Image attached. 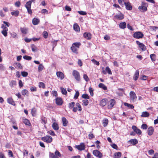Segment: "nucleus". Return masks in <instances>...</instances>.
Wrapping results in <instances>:
<instances>
[{
	"instance_id": "nucleus-1",
	"label": "nucleus",
	"mask_w": 158,
	"mask_h": 158,
	"mask_svg": "<svg viewBox=\"0 0 158 158\" xmlns=\"http://www.w3.org/2000/svg\"><path fill=\"white\" fill-rule=\"evenodd\" d=\"M49 156L50 158H59L58 157H61V154L58 150H56V151L55 154L52 152H50Z\"/></svg>"
},
{
	"instance_id": "nucleus-2",
	"label": "nucleus",
	"mask_w": 158,
	"mask_h": 158,
	"mask_svg": "<svg viewBox=\"0 0 158 158\" xmlns=\"http://www.w3.org/2000/svg\"><path fill=\"white\" fill-rule=\"evenodd\" d=\"M41 139L42 141L47 143H51L52 141V137L49 135H46L44 137H41Z\"/></svg>"
},
{
	"instance_id": "nucleus-3",
	"label": "nucleus",
	"mask_w": 158,
	"mask_h": 158,
	"mask_svg": "<svg viewBox=\"0 0 158 158\" xmlns=\"http://www.w3.org/2000/svg\"><path fill=\"white\" fill-rule=\"evenodd\" d=\"M31 1H29L26 3L25 5V7L27 9L28 13L30 15H31L32 13L31 9Z\"/></svg>"
},
{
	"instance_id": "nucleus-4",
	"label": "nucleus",
	"mask_w": 158,
	"mask_h": 158,
	"mask_svg": "<svg viewBox=\"0 0 158 158\" xmlns=\"http://www.w3.org/2000/svg\"><path fill=\"white\" fill-rule=\"evenodd\" d=\"M133 37L136 39L142 38L144 36V35L142 32L140 31L135 32L133 35Z\"/></svg>"
},
{
	"instance_id": "nucleus-5",
	"label": "nucleus",
	"mask_w": 158,
	"mask_h": 158,
	"mask_svg": "<svg viewBox=\"0 0 158 158\" xmlns=\"http://www.w3.org/2000/svg\"><path fill=\"white\" fill-rule=\"evenodd\" d=\"M130 100L132 101L133 102L136 101L137 99V96L136 94L133 91H131L130 92L129 94Z\"/></svg>"
},
{
	"instance_id": "nucleus-6",
	"label": "nucleus",
	"mask_w": 158,
	"mask_h": 158,
	"mask_svg": "<svg viewBox=\"0 0 158 158\" xmlns=\"http://www.w3.org/2000/svg\"><path fill=\"white\" fill-rule=\"evenodd\" d=\"M72 74L77 81H79L80 80V76L77 70H74Z\"/></svg>"
},
{
	"instance_id": "nucleus-7",
	"label": "nucleus",
	"mask_w": 158,
	"mask_h": 158,
	"mask_svg": "<svg viewBox=\"0 0 158 158\" xmlns=\"http://www.w3.org/2000/svg\"><path fill=\"white\" fill-rule=\"evenodd\" d=\"M116 101L114 99H111L109 102V104L107 106V108L108 109H111L113 106L115 104Z\"/></svg>"
},
{
	"instance_id": "nucleus-8",
	"label": "nucleus",
	"mask_w": 158,
	"mask_h": 158,
	"mask_svg": "<svg viewBox=\"0 0 158 158\" xmlns=\"http://www.w3.org/2000/svg\"><path fill=\"white\" fill-rule=\"evenodd\" d=\"M1 28L3 29L1 31V33L4 35V36L6 37L7 35V31L8 30V28L4 24H2Z\"/></svg>"
},
{
	"instance_id": "nucleus-9",
	"label": "nucleus",
	"mask_w": 158,
	"mask_h": 158,
	"mask_svg": "<svg viewBox=\"0 0 158 158\" xmlns=\"http://www.w3.org/2000/svg\"><path fill=\"white\" fill-rule=\"evenodd\" d=\"M93 154L95 156L99 158H101L103 156L102 154L100 151L97 150H93Z\"/></svg>"
},
{
	"instance_id": "nucleus-10",
	"label": "nucleus",
	"mask_w": 158,
	"mask_h": 158,
	"mask_svg": "<svg viewBox=\"0 0 158 158\" xmlns=\"http://www.w3.org/2000/svg\"><path fill=\"white\" fill-rule=\"evenodd\" d=\"M102 69L103 70L102 73L104 74H106L107 73L110 75H111L112 74L110 69L108 66H107L106 67L105 70H104V67L102 68Z\"/></svg>"
},
{
	"instance_id": "nucleus-11",
	"label": "nucleus",
	"mask_w": 158,
	"mask_h": 158,
	"mask_svg": "<svg viewBox=\"0 0 158 158\" xmlns=\"http://www.w3.org/2000/svg\"><path fill=\"white\" fill-rule=\"evenodd\" d=\"M76 105L77 107H73V111L74 112H76L77 110L79 111H81L82 110V108L80 104L78 103H76Z\"/></svg>"
},
{
	"instance_id": "nucleus-12",
	"label": "nucleus",
	"mask_w": 158,
	"mask_h": 158,
	"mask_svg": "<svg viewBox=\"0 0 158 158\" xmlns=\"http://www.w3.org/2000/svg\"><path fill=\"white\" fill-rule=\"evenodd\" d=\"M55 101L56 104L58 106H61L63 104V101L61 98L57 97Z\"/></svg>"
},
{
	"instance_id": "nucleus-13",
	"label": "nucleus",
	"mask_w": 158,
	"mask_h": 158,
	"mask_svg": "<svg viewBox=\"0 0 158 158\" xmlns=\"http://www.w3.org/2000/svg\"><path fill=\"white\" fill-rule=\"evenodd\" d=\"M132 128L136 134L139 135H141L142 134L141 131L137 127L133 125L132 127Z\"/></svg>"
},
{
	"instance_id": "nucleus-14",
	"label": "nucleus",
	"mask_w": 158,
	"mask_h": 158,
	"mask_svg": "<svg viewBox=\"0 0 158 158\" xmlns=\"http://www.w3.org/2000/svg\"><path fill=\"white\" fill-rule=\"evenodd\" d=\"M136 42L137 44L139 46V48L143 51H145L146 50V46L143 43H140L138 41H136Z\"/></svg>"
},
{
	"instance_id": "nucleus-15",
	"label": "nucleus",
	"mask_w": 158,
	"mask_h": 158,
	"mask_svg": "<svg viewBox=\"0 0 158 158\" xmlns=\"http://www.w3.org/2000/svg\"><path fill=\"white\" fill-rule=\"evenodd\" d=\"M76 148L80 151L84 150L85 149V145L84 143H82L80 145L76 146Z\"/></svg>"
},
{
	"instance_id": "nucleus-16",
	"label": "nucleus",
	"mask_w": 158,
	"mask_h": 158,
	"mask_svg": "<svg viewBox=\"0 0 158 158\" xmlns=\"http://www.w3.org/2000/svg\"><path fill=\"white\" fill-rule=\"evenodd\" d=\"M91 34L90 33L85 32L83 34V37L86 40H90L91 39Z\"/></svg>"
},
{
	"instance_id": "nucleus-17",
	"label": "nucleus",
	"mask_w": 158,
	"mask_h": 158,
	"mask_svg": "<svg viewBox=\"0 0 158 158\" xmlns=\"http://www.w3.org/2000/svg\"><path fill=\"white\" fill-rule=\"evenodd\" d=\"M124 4L127 10H132V7L131 6V3L129 2H125Z\"/></svg>"
},
{
	"instance_id": "nucleus-18",
	"label": "nucleus",
	"mask_w": 158,
	"mask_h": 158,
	"mask_svg": "<svg viewBox=\"0 0 158 158\" xmlns=\"http://www.w3.org/2000/svg\"><path fill=\"white\" fill-rule=\"evenodd\" d=\"M7 102L12 105L15 106L16 105L15 102L14 101L12 97H9L7 99Z\"/></svg>"
},
{
	"instance_id": "nucleus-19",
	"label": "nucleus",
	"mask_w": 158,
	"mask_h": 158,
	"mask_svg": "<svg viewBox=\"0 0 158 158\" xmlns=\"http://www.w3.org/2000/svg\"><path fill=\"white\" fill-rule=\"evenodd\" d=\"M154 129L153 127H150L148 129V134L149 135H151L153 134Z\"/></svg>"
},
{
	"instance_id": "nucleus-20",
	"label": "nucleus",
	"mask_w": 158,
	"mask_h": 158,
	"mask_svg": "<svg viewBox=\"0 0 158 158\" xmlns=\"http://www.w3.org/2000/svg\"><path fill=\"white\" fill-rule=\"evenodd\" d=\"M56 74L57 77L61 80H62L64 78V75L61 72H57Z\"/></svg>"
},
{
	"instance_id": "nucleus-21",
	"label": "nucleus",
	"mask_w": 158,
	"mask_h": 158,
	"mask_svg": "<svg viewBox=\"0 0 158 158\" xmlns=\"http://www.w3.org/2000/svg\"><path fill=\"white\" fill-rule=\"evenodd\" d=\"M138 142V140L135 139H131L128 141V143H130L131 144L133 145H135L137 144Z\"/></svg>"
},
{
	"instance_id": "nucleus-22",
	"label": "nucleus",
	"mask_w": 158,
	"mask_h": 158,
	"mask_svg": "<svg viewBox=\"0 0 158 158\" xmlns=\"http://www.w3.org/2000/svg\"><path fill=\"white\" fill-rule=\"evenodd\" d=\"M115 17L119 20H122L124 18V15L120 12L118 14L116 15L115 16Z\"/></svg>"
},
{
	"instance_id": "nucleus-23",
	"label": "nucleus",
	"mask_w": 158,
	"mask_h": 158,
	"mask_svg": "<svg viewBox=\"0 0 158 158\" xmlns=\"http://www.w3.org/2000/svg\"><path fill=\"white\" fill-rule=\"evenodd\" d=\"M107 103V100L106 98H104L100 102V105L102 106H104L106 105Z\"/></svg>"
},
{
	"instance_id": "nucleus-24",
	"label": "nucleus",
	"mask_w": 158,
	"mask_h": 158,
	"mask_svg": "<svg viewBox=\"0 0 158 158\" xmlns=\"http://www.w3.org/2000/svg\"><path fill=\"white\" fill-rule=\"evenodd\" d=\"M139 70H137L135 71V72L134 75L133 77V79L135 81H136L137 80L138 78H139Z\"/></svg>"
},
{
	"instance_id": "nucleus-25",
	"label": "nucleus",
	"mask_w": 158,
	"mask_h": 158,
	"mask_svg": "<svg viewBox=\"0 0 158 158\" xmlns=\"http://www.w3.org/2000/svg\"><path fill=\"white\" fill-rule=\"evenodd\" d=\"M52 127L55 131L58 130L59 129V127L58 124L56 122L53 123L52 125Z\"/></svg>"
},
{
	"instance_id": "nucleus-26",
	"label": "nucleus",
	"mask_w": 158,
	"mask_h": 158,
	"mask_svg": "<svg viewBox=\"0 0 158 158\" xmlns=\"http://www.w3.org/2000/svg\"><path fill=\"white\" fill-rule=\"evenodd\" d=\"M40 20L37 18H34L32 20V23L33 25H36L40 23Z\"/></svg>"
},
{
	"instance_id": "nucleus-27",
	"label": "nucleus",
	"mask_w": 158,
	"mask_h": 158,
	"mask_svg": "<svg viewBox=\"0 0 158 158\" xmlns=\"http://www.w3.org/2000/svg\"><path fill=\"white\" fill-rule=\"evenodd\" d=\"M73 28L75 31L79 32L80 31V27L77 23H74L73 24Z\"/></svg>"
},
{
	"instance_id": "nucleus-28",
	"label": "nucleus",
	"mask_w": 158,
	"mask_h": 158,
	"mask_svg": "<svg viewBox=\"0 0 158 158\" xmlns=\"http://www.w3.org/2000/svg\"><path fill=\"white\" fill-rule=\"evenodd\" d=\"M63 125L64 127H66L68 125V121L65 117H62V118Z\"/></svg>"
},
{
	"instance_id": "nucleus-29",
	"label": "nucleus",
	"mask_w": 158,
	"mask_h": 158,
	"mask_svg": "<svg viewBox=\"0 0 158 158\" xmlns=\"http://www.w3.org/2000/svg\"><path fill=\"white\" fill-rule=\"evenodd\" d=\"M127 24L125 22L120 23L119 24V27L122 29H124L126 27Z\"/></svg>"
},
{
	"instance_id": "nucleus-30",
	"label": "nucleus",
	"mask_w": 158,
	"mask_h": 158,
	"mask_svg": "<svg viewBox=\"0 0 158 158\" xmlns=\"http://www.w3.org/2000/svg\"><path fill=\"white\" fill-rule=\"evenodd\" d=\"M138 9L140 10V11L142 12L146 11L147 10V7L143 6H139L138 7Z\"/></svg>"
},
{
	"instance_id": "nucleus-31",
	"label": "nucleus",
	"mask_w": 158,
	"mask_h": 158,
	"mask_svg": "<svg viewBox=\"0 0 158 158\" xmlns=\"http://www.w3.org/2000/svg\"><path fill=\"white\" fill-rule=\"evenodd\" d=\"M70 49L73 52L77 54L78 53V48H76L75 47L72 46L71 47Z\"/></svg>"
},
{
	"instance_id": "nucleus-32",
	"label": "nucleus",
	"mask_w": 158,
	"mask_h": 158,
	"mask_svg": "<svg viewBox=\"0 0 158 158\" xmlns=\"http://www.w3.org/2000/svg\"><path fill=\"white\" fill-rule=\"evenodd\" d=\"M121 155L122 154L120 152H115L114 154V158H120Z\"/></svg>"
},
{
	"instance_id": "nucleus-33",
	"label": "nucleus",
	"mask_w": 158,
	"mask_h": 158,
	"mask_svg": "<svg viewBox=\"0 0 158 158\" xmlns=\"http://www.w3.org/2000/svg\"><path fill=\"white\" fill-rule=\"evenodd\" d=\"M23 123L26 125H28L29 126H31V124L30 121L27 119L25 118L23 120Z\"/></svg>"
},
{
	"instance_id": "nucleus-34",
	"label": "nucleus",
	"mask_w": 158,
	"mask_h": 158,
	"mask_svg": "<svg viewBox=\"0 0 158 158\" xmlns=\"http://www.w3.org/2000/svg\"><path fill=\"white\" fill-rule=\"evenodd\" d=\"M150 114L147 111L143 112L141 115V117H148L149 116Z\"/></svg>"
},
{
	"instance_id": "nucleus-35",
	"label": "nucleus",
	"mask_w": 158,
	"mask_h": 158,
	"mask_svg": "<svg viewBox=\"0 0 158 158\" xmlns=\"http://www.w3.org/2000/svg\"><path fill=\"white\" fill-rule=\"evenodd\" d=\"M14 65L15 68H17L20 69H22L23 67L21 65V64L19 63L16 62L14 63Z\"/></svg>"
},
{
	"instance_id": "nucleus-36",
	"label": "nucleus",
	"mask_w": 158,
	"mask_h": 158,
	"mask_svg": "<svg viewBox=\"0 0 158 158\" xmlns=\"http://www.w3.org/2000/svg\"><path fill=\"white\" fill-rule=\"evenodd\" d=\"M20 29L21 32L24 34H26L27 33V32L28 31V29L25 27H20Z\"/></svg>"
},
{
	"instance_id": "nucleus-37",
	"label": "nucleus",
	"mask_w": 158,
	"mask_h": 158,
	"mask_svg": "<svg viewBox=\"0 0 158 158\" xmlns=\"http://www.w3.org/2000/svg\"><path fill=\"white\" fill-rule=\"evenodd\" d=\"M36 110L35 108H32L31 110V114L33 117H35L36 114Z\"/></svg>"
},
{
	"instance_id": "nucleus-38",
	"label": "nucleus",
	"mask_w": 158,
	"mask_h": 158,
	"mask_svg": "<svg viewBox=\"0 0 158 158\" xmlns=\"http://www.w3.org/2000/svg\"><path fill=\"white\" fill-rule=\"evenodd\" d=\"M98 87L99 88H102L104 90H106L107 89V87L103 83H100L98 85Z\"/></svg>"
},
{
	"instance_id": "nucleus-39",
	"label": "nucleus",
	"mask_w": 158,
	"mask_h": 158,
	"mask_svg": "<svg viewBox=\"0 0 158 158\" xmlns=\"http://www.w3.org/2000/svg\"><path fill=\"white\" fill-rule=\"evenodd\" d=\"M81 44L80 42H75L73 44L72 46L79 48L81 45Z\"/></svg>"
},
{
	"instance_id": "nucleus-40",
	"label": "nucleus",
	"mask_w": 158,
	"mask_h": 158,
	"mask_svg": "<svg viewBox=\"0 0 158 158\" xmlns=\"http://www.w3.org/2000/svg\"><path fill=\"white\" fill-rule=\"evenodd\" d=\"M21 94L23 96L28 95L29 94L28 91L26 89H23L22 90Z\"/></svg>"
},
{
	"instance_id": "nucleus-41",
	"label": "nucleus",
	"mask_w": 158,
	"mask_h": 158,
	"mask_svg": "<svg viewBox=\"0 0 158 158\" xmlns=\"http://www.w3.org/2000/svg\"><path fill=\"white\" fill-rule=\"evenodd\" d=\"M124 104L125 106H127L128 107L131 109H133L134 107L133 105L131 104L126 102H125Z\"/></svg>"
},
{
	"instance_id": "nucleus-42",
	"label": "nucleus",
	"mask_w": 158,
	"mask_h": 158,
	"mask_svg": "<svg viewBox=\"0 0 158 158\" xmlns=\"http://www.w3.org/2000/svg\"><path fill=\"white\" fill-rule=\"evenodd\" d=\"M108 123V120L107 118H105L103 120V124L104 127H106Z\"/></svg>"
},
{
	"instance_id": "nucleus-43",
	"label": "nucleus",
	"mask_w": 158,
	"mask_h": 158,
	"mask_svg": "<svg viewBox=\"0 0 158 158\" xmlns=\"http://www.w3.org/2000/svg\"><path fill=\"white\" fill-rule=\"evenodd\" d=\"M19 12L18 10H17L15 11L12 12L11 13L12 15L15 16L16 17H17L19 15Z\"/></svg>"
},
{
	"instance_id": "nucleus-44",
	"label": "nucleus",
	"mask_w": 158,
	"mask_h": 158,
	"mask_svg": "<svg viewBox=\"0 0 158 158\" xmlns=\"http://www.w3.org/2000/svg\"><path fill=\"white\" fill-rule=\"evenodd\" d=\"M150 57L152 61H155L156 60V55L154 54H151Z\"/></svg>"
},
{
	"instance_id": "nucleus-45",
	"label": "nucleus",
	"mask_w": 158,
	"mask_h": 158,
	"mask_svg": "<svg viewBox=\"0 0 158 158\" xmlns=\"http://www.w3.org/2000/svg\"><path fill=\"white\" fill-rule=\"evenodd\" d=\"M16 83L15 81L14 80L11 81L10 83V85L11 87H13L14 86L16 85Z\"/></svg>"
},
{
	"instance_id": "nucleus-46",
	"label": "nucleus",
	"mask_w": 158,
	"mask_h": 158,
	"mask_svg": "<svg viewBox=\"0 0 158 158\" xmlns=\"http://www.w3.org/2000/svg\"><path fill=\"white\" fill-rule=\"evenodd\" d=\"M39 84V86L40 88H42L43 89H45V85L44 83L40 82Z\"/></svg>"
},
{
	"instance_id": "nucleus-47",
	"label": "nucleus",
	"mask_w": 158,
	"mask_h": 158,
	"mask_svg": "<svg viewBox=\"0 0 158 158\" xmlns=\"http://www.w3.org/2000/svg\"><path fill=\"white\" fill-rule=\"evenodd\" d=\"M41 120L42 122V123H43L44 124H45L47 123V120L46 118L44 117H42L41 118Z\"/></svg>"
},
{
	"instance_id": "nucleus-48",
	"label": "nucleus",
	"mask_w": 158,
	"mask_h": 158,
	"mask_svg": "<svg viewBox=\"0 0 158 158\" xmlns=\"http://www.w3.org/2000/svg\"><path fill=\"white\" fill-rule=\"evenodd\" d=\"M83 102V104L84 106H87L89 104V101L87 99H84L82 101Z\"/></svg>"
},
{
	"instance_id": "nucleus-49",
	"label": "nucleus",
	"mask_w": 158,
	"mask_h": 158,
	"mask_svg": "<svg viewBox=\"0 0 158 158\" xmlns=\"http://www.w3.org/2000/svg\"><path fill=\"white\" fill-rule=\"evenodd\" d=\"M23 58L26 60H31L32 59L31 57L30 56H29L27 55H25L24 56H23Z\"/></svg>"
},
{
	"instance_id": "nucleus-50",
	"label": "nucleus",
	"mask_w": 158,
	"mask_h": 158,
	"mask_svg": "<svg viewBox=\"0 0 158 158\" xmlns=\"http://www.w3.org/2000/svg\"><path fill=\"white\" fill-rule=\"evenodd\" d=\"M60 89L62 94L66 95L67 94V92L65 89H64L63 87H61Z\"/></svg>"
},
{
	"instance_id": "nucleus-51",
	"label": "nucleus",
	"mask_w": 158,
	"mask_h": 158,
	"mask_svg": "<svg viewBox=\"0 0 158 158\" xmlns=\"http://www.w3.org/2000/svg\"><path fill=\"white\" fill-rule=\"evenodd\" d=\"M82 98H83L86 99H89L90 98L88 95L87 94H83L82 95Z\"/></svg>"
},
{
	"instance_id": "nucleus-52",
	"label": "nucleus",
	"mask_w": 158,
	"mask_h": 158,
	"mask_svg": "<svg viewBox=\"0 0 158 158\" xmlns=\"http://www.w3.org/2000/svg\"><path fill=\"white\" fill-rule=\"evenodd\" d=\"M76 93L74 96V98L75 99H77L79 95V93L78 91H75Z\"/></svg>"
},
{
	"instance_id": "nucleus-53",
	"label": "nucleus",
	"mask_w": 158,
	"mask_h": 158,
	"mask_svg": "<svg viewBox=\"0 0 158 158\" xmlns=\"http://www.w3.org/2000/svg\"><path fill=\"white\" fill-rule=\"evenodd\" d=\"M43 35L45 39H46L48 37V33L47 31H44L43 32Z\"/></svg>"
},
{
	"instance_id": "nucleus-54",
	"label": "nucleus",
	"mask_w": 158,
	"mask_h": 158,
	"mask_svg": "<svg viewBox=\"0 0 158 158\" xmlns=\"http://www.w3.org/2000/svg\"><path fill=\"white\" fill-rule=\"evenodd\" d=\"M75 102H71L69 104V109H71L72 108H73L74 107V106L75 105Z\"/></svg>"
},
{
	"instance_id": "nucleus-55",
	"label": "nucleus",
	"mask_w": 158,
	"mask_h": 158,
	"mask_svg": "<svg viewBox=\"0 0 158 158\" xmlns=\"http://www.w3.org/2000/svg\"><path fill=\"white\" fill-rule=\"evenodd\" d=\"M44 68V66L42 64H39L38 67V71L39 72H40Z\"/></svg>"
},
{
	"instance_id": "nucleus-56",
	"label": "nucleus",
	"mask_w": 158,
	"mask_h": 158,
	"mask_svg": "<svg viewBox=\"0 0 158 158\" xmlns=\"http://www.w3.org/2000/svg\"><path fill=\"white\" fill-rule=\"evenodd\" d=\"M15 95L18 97L19 98H20L22 100H24L23 97H22L20 93L19 92L17 94H16Z\"/></svg>"
},
{
	"instance_id": "nucleus-57",
	"label": "nucleus",
	"mask_w": 158,
	"mask_h": 158,
	"mask_svg": "<svg viewBox=\"0 0 158 158\" xmlns=\"http://www.w3.org/2000/svg\"><path fill=\"white\" fill-rule=\"evenodd\" d=\"M57 40H54L52 42V50H54V48L57 45Z\"/></svg>"
},
{
	"instance_id": "nucleus-58",
	"label": "nucleus",
	"mask_w": 158,
	"mask_h": 158,
	"mask_svg": "<svg viewBox=\"0 0 158 158\" xmlns=\"http://www.w3.org/2000/svg\"><path fill=\"white\" fill-rule=\"evenodd\" d=\"M31 48L33 52H35L37 49L36 47L33 44L31 45Z\"/></svg>"
},
{
	"instance_id": "nucleus-59",
	"label": "nucleus",
	"mask_w": 158,
	"mask_h": 158,
	"mask_svg": "<svg viewBox=\"0 0 158 158\" xmlns=\"http://www.w3.org/2000/svg\"><path fill=\"white\" fill-rule=\"evenodd\" d=\"M89 92L90 93V95L91 96H93L94 95V93H93V91L94 90H93L92 88L91 87H90L89 89Z\"/></svg>"
},
{
	"instance_id": "nucleus-60",
	"label": "nucleus",
	"mask_w": 158,
	"mask_h": 158,
	"mask_svg": "<svg viewBox=\"0 0 158 158\" xmlns=\"http://www.w3.org/2000/svg\"><path fill=\"white\" fill-rule=\"evenodd\" d=\"M22 76L23 77H26L27 76L28 73L26 72L23 71L21 72Z\"/></svg>"
},
{
	"instance_id": "nucleus-61",
	"label": "nucleus",
	"mask_w": 158,
	"mask_h": 158,
	"mask_svg": "<svg viewBox=\"0 0 158 158\" xmlns=\"http://www.w3.org/2000/svg\"><path fill=\"white\" fill-rule=\"evenodd\" d=\"M148 128V126L146 124H143L141 126V128L143 129L146 130Z\"/></svg>"
},
{
	"instance_id": "nucleus-62",
	"label": "nucleus",
	"mask_w": 158,
	"mask_h": 158,
	"mask_svg": "<svg viewBox=\"0 0 158 158\" xmlns=\"http://www.w3.org/2000/svg\"><path fill=\"white\" fill-rule=\"evenodd\" d=\"M41 12L44 14H48V11L46 9H44L41 10Z\"/></svg>"
},
{
	"instance_id": "nucleus-63",
	"label": "nucleus",
	"mask_w": 158,
	"mask_h": 158,
	"mask_svg": "<svg viewBox=\"0 0 158 158\" xmlns=\"http://www.w3.org/2000/svg\"><path fill=\"white\" fill-rule=\"evenodd\" d=\"M83 78L86 81H89V77L86 74H84Z\"/></svg>"
},
{
	"instance_id": "nucleus-64",
	"label": "nucleus",
	"mask_w": 158,
	"mask_h": 158,
	"mask_svg": "<svg viewBox=\"0 0 158 158\" xmlns=\"http://www.w3.org/2000/svg\"><path fill=\"white\" fill-rule=\"evenodd\" d=\"M95 64L97 65H99V63L98 61H97L95 59H93L91 60Z\"/></svg>"
}]
</instances>
